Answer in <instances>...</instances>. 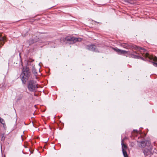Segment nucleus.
<instances>
[{"label": "nucleus", "mask_w": 157, "mask_h": 157, "mask_svg": "<svg viewBox=\"0 0 157 157\" xmlns=\"http://www.w3.org/2000/svg\"><path fill=\"white\" fill-rule=\"evenodd\" d=\"M135 48L137 50L135 53L138 56H143L145 58H148L149 59H152L154 61L157 62V57L154 56L152 55H150L149 53L146 52V50L141 47L135 46Z\"/></svg>", "instance_id": "obj_1"}, {"label": "nucleus", "mask_w": 157, "mask_h": 157, "mask_svg": "<svg viewBox=\"0 0 157 157\" xmlns=\"http://www.w3.org/2000/svg\"><path fill=\"white\" fill-rule=\"evenodd\" d=\"M29 74V68L26 67L23 68V72L21 75V78L23 83H25L28 80Z\"/></svg>", "instance_id": "obj_2"}, {"label": "nucleus", "mask_w": 157, "mask_h": 157, "mask_svg": "<svg viewBox=\"0 0 157 157\" xmlns=\"http://www.w3.org/2000/svg\"><path fill=\"white\" fill-rule=\"evenodd\" d=\"M27 87L29 90L30 91H35L38 87L37 84L34 81L30 80L28 82Z\"/></svg>", "instance_id": "obj_3"}, {"label": "nucleus", "mask_w": 157, "mask_h": 157, "mask_svg": "<svg viewBox=\"0 0 157 157\" xmlns=\"http://www.w3.org/2000/svg\"><path fill=\"white\" fill-rule=\"evenodd\" d=\"M138 145L140 147L145 148L152 145L151 144L150 141L145 140L138 142Z\"/></svg>", "instance_id": "obj_4"}, {"label": "nucleus", "mask_w": 157, "mask_h": 157, "mask_svg": "<svg viewBox=\"0 0 157 157\" xmlns=\"http://www.w3.org/2000/svg\"><path fill=\"white\" fill-rule=\"evenodd\" d=\"M65 40L71 42L72 44L74 43L77 41H81L82 39L80 38H76L71 36H67L65 38Z\"/></svg>", "instance_id": "obj_5"}, {"label": "nucleus", "mask_w": 157, "mask_h": 157, "mask_svg": "<svg viewBox=\"0 0 157 157\" xmlns=\"http://www.w3.org/2000/svg\"><path fill=\"white\" fill-rule=\"evenodd\" d=\"M152 146L151 145L148 147L144 148L143 152L145 156L151 155L152 154Z\"/></svg>", "instance_id": "obj_6"}, {"label": "nucleus", "mask_w": 157, "mask_h": 157, "mask_svg": "<svg viewBox=\"0 0 157 157\" xmlns=\"http://www.w3.org/2000/svg\"><path fill=\"white\" fill-rule=\"evenodd\" d=\"M143 135H144V136H146V134L145 133L142 134V135L141 136L140 133L137 130H134L132 133V135L134 137L138 136V137H143Z\"/></svg>", "instance_id": "obj_7"}, {"label": "nucleus", "mask_w": 157, "mask_h": 157, "mask_svg": "<svg viewBox=\"0 0 157 157\" xmlns=\"http://www.w3.org/2000/svg\"><path fill=\"white\" fill-rule=\"evenodd\" d=\"M86 48L89 50L91 51H94L95 52H98L97 49H96V46L94 45H87L86 46Z\"/></svg>", "instance_id": "obj_8"}, {"label": "nucleus", "mask_w": 157, "mask_h": 157, "mask_svg": "<svg viewBox=\"0 0 157 157\" xmlns=\"http://www.w3.org/2000/svg\"><path fill=\"white\" fill-rule=\"evenodd\" d=\"M113 49L119 54H125L127 53V52L123 50H121L117 48H113Z\"/></svg>", "instance_id": "obj_9"}, {"label": "nucleus", "mask_w": 157, "mask_h": 157, "mask_svg": "<svg viewBox=\"0 0 157 157\" xmlns=\"http://www.w3.org/2000/svg\"><path fill=\"white\" fill-rule=\"evenodd\" d=\"M131 56L132 57L134 58L140 59L144 60H145V59H144L143 57L140 56H139L134 55V54H131Z\"/></svg>", "instance_id": "obj_10"}, {"label": "nucleus", "mask_w": 157, "mask_h": 157, "mask_svg": "<svg viewBox=\"0 0 157 157\" xmlns=\"http://www.w3.org/2000/svg\"><path fill=\"white\" fill-rule=\"evenodd\" d=\"M121 46L123 47L126 48L128 49L131 48V46L128 44L126 43H122L121 44Z\"/></svg>", "instance_id": "obj_11"}, {"label": "nucleus", "mask_w": 157, "mask_h": 157, "mask_svg": "<svg viewBox=\"0 0 157 157\" xmlns=\"http://www.w3.org/2000/svg\"><path fill=\"white\" fill-rule=\"evenodd\" d=\"M121 145L122 147V151H125L127 148V146L124 143L123 140H122L121 142Z\"/></svg>", "instance_id": "obj_12"}, {"label": "nucleus", "mask_w": 157, "mask_h": 157, "mask_svg": "<svg viewBox=\"0 0 157 157\" xmlns=\"http://www.w3.org/2000/svg\"><path fill=\"white\" fill-rule=\"evenodd\" d=\"M32 72L36 76V74H37V72L36 71V70L35 69L34 67H33L32 69Z\"/></svg>", "instance_id": "obj_13"}, {"label": "nucleus", "mask_w": 157, "mask_h": 157, "mask_svg": "<svg viewBox=\"0 0 157 157\" xmlns=\"http://www.w3.org/2000/svg\"><path fill=\"white\" fill-rule=\"evenodd\" d=\"M5 40V38L4 37H1L0 36V41H1V44H3V41Z\"/></svg>", "instance_id": "obj_14"}, {"label": "nucleus", "mask_w": 157, "mask_h": 157, "mask_svg": "<svg viewBox=\"0 0 157 157\" xmlns=\"http://www.w3.org/2000/svg\"><path fill=\"white\" fill-rule=\"evenodd\" d=\"M125 2L132 4L134 3V1L132 0H124Z\"/></svg>", "instance_id": "obj_15"}, {"label": "nucleus", "mask_w": 157, "mask_h": 157, "mask_svg": "<svg viewBox=\"0 0 157 157\" xmlns=\"http://www.w3.org/2000/svg\"><path fill=\"white\" fill-rule=\"evenodd\" d=\"M0 122L3 125V127L4 128H5V123L3 119L1 118L0 119Z\"/></svg>", "instance_id": "obj_16"}, {"label": "nucleus", "mask_w": 157, "mask_h": 157, "mask_svg": "<svg viewBox=\"0 0 157 157\" xmlns=\"http://www.w3.org/2000/svg\"><path fill=\"white\" fill-rule=\"evenodd\" d=\"M0 122L3 125V127L4 128H5V123L3 119L1 118L0 119Z\"/></svg>", "instance_id": "obj_17"}, {"label": "nucleus", "mask_w": 157, "mask_h": 157, "mask_svg": "<svg viewBox=\"0 0 157 157\" xmlns=\"http://www.w3.org/2000/svg\"><path fill=\"white\" fill-rule=\"evenodd\" d=\"M124 155V157H128L127 153L126 151H122Z\"/></svg>", "instance_id": "obj_18"}, {"label": "nucleus", "mask_w": 157, "mask_h": 157, "mask_svg": "<svg viewBox=\"0 0 157 157\" xmlns=\"http://www.w3.org/2000/svg\"><path fill=\"white\" fill-rule=\"evenodd\" d=\"M152 63H153V65L154 66L157 67V63H155V62H152Z\"/></svg>", "instance_id": "obj_19"}, {"label": "nucleus", "mask_w": 157, "mask_h": 157, "mask_svg": "<svg viewBox=\"0 0 157 157\" xmlns=\"http://www.w3.org/2000/svg\"><path fill=\"white\" fill-rule=\"evenodd\" d=\"M38 71H39V69L40 68V63H39L38 64Z\"/></svg>", "instance_id": "obj_20"}, {"label": "nucleus", "mask_w": 157, "mask_h": 157, "mask_svg": "<svg viewBox=\"0 0 157 157\" xmlns=\"http://www.w3.org/2000/svg\"><path fill=\"white\" fill-rule=\"evenodd\" d=\"M5 138H1V140L2 141L4 140Z\"/></svg>", "instance_id": "obj_21"}, {"label": "nucleus", "mask_w": 157, "mask_h": 157, "mask_svg": "<svg viewBox=\"0 0 157 157\" xmlns=\"http://www.w3.org/2000/svg\"><path fill=\"white\" fill-rule=\"evenodd\" d=\"M24 140L23 139V138H22V140L23 141Z\"/></svg>", "instance_id": "obj_22"}, {"label": "nucleus", "mask_w": 157, "mask_h": 157, "mask_svg": "<svg viewBox=\"0 0 157 157\" xmlns=\"http://www.w3.org/2000/svg\"><path fill=\"white\" fill-rule=\"evenodd\" d=\"M46 141H47V140H46V141H44V142H46Z\"/></svg>", "instance_id": "obj_23"}, {"label": "nucleus", "mask_w": 157, "mask_h": 157, "mask_svg": "<svg viewBox=\"0 0 157 157\" xmlns=\"http://www.w3.org/2000/svg\"><path fill=\"white\" fill-rule=\"evenodd\" d=\"M49 140V138H48V140Z\"/></svg>", "instance_id": "obj_24"}, {"label": "nucleus", "mask_w": 157, "mask_h": 157, "mask_svg": "<svg viewBox=\"0 0 157 157\" xmlns=\"http://www.w3.org/2000/svg\"><path fill=\"white\" fill-rule=\"evenodd\" d=\"M49 128H50V129H51V128H50V127H49Z\"/></svg>", "instance_id": "obj_25"}, {"label": "nucleus", "mask_w": 157, "mask_h": 157, "mask_svg": "<svg viewBox=\"0 0 157 157\" xmlns=\"http://www.w3.org/2000/svg\"><path fill=\"white\" fill-rule=\"evenodd\" d=\"M1 117H0V119H1Z\"/></svg>", "instance_id": "obj_26"}]
</instances>
